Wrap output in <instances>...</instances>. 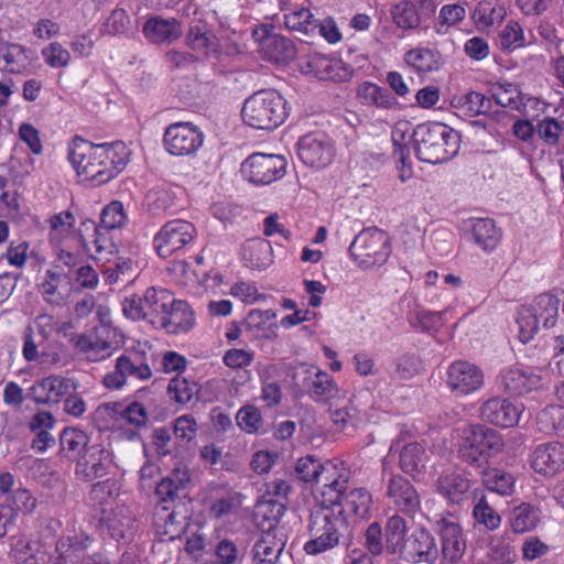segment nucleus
<instances>
[{
    "label": "nucleus",
    "instance_id": "obj_1",
    "mask_svg": "<svg viewBox=\"0 0 564 564\" xmlns=\"http://www.w3.org/2000/svg\"><path fill=\"white\" fill-rule=\"evenodd\" d=\"M122 142L95 144L75 137L68 147V160L83 182L100 186L115 178L127 164Z\"/></svg>",
    "mask_w": 564,
    "mask_h": 564
},
{
    "label": "nucleus",
    "instance_id": "obj_2",
    "mask_svg": "<svg viewBox=\"0 0 564 564\" xmlns=\"http://www.w3.org/2000/svg\"><path fill=\"white\" fill-rule=\"evenodd\" d=\"M295 473L304 482L322 484L319 491L322 503L336 501L350 479V469L344 462L338 459L322 462L312 455L297 459Z\"/></svg>",
    "mask_w": 564,
    "mask_h": 564
},
{
    "label": "nucleus",
    "instance_id": "obj_3",
    "mask_svg": "<svg viewBox=\"0 0 564 564\" xmlns=\"http://www.w3.org/2000/svg\"><path fill=\"white\" fill-rule=\"evenodd\" d=\"M340 511V508H330L328 502L319 501V507L311 514L310 540L303 546L307 555L317 556L333 551L344 542L348 522Z\"/></svg>",
    "mask_w": 564,
    "mask_h": 564
},
{
    "label": "nucleus",
    "instance_id": "obj_4",
    "mask_svg": "<svg viewBox=\"0 0 564 564\" xmlns=\"http://www.w3.org/2000/svg\"><path fill=\"white\" fill-rule=\"evenodd\" d=\"M412 140L417 159L430 164L447 162L459 151L458 132L441 122L419 124Z\"/></svg>",
    "mask_w": 564,
    "mask_h": 564
},
{
    "label": "nucleus",
    "instance_id": "obj_5",
    "mask_svg": "<svg viewBox=\"0 0 564 564\" xmlns=\"http://www.w3.org/2000/svg\"><path fill=\"white\" fill-rule=\"evenodd\" d=\"M289 116L288 102L274 89H262L249 96L241 109L243 122L259 130H273Z\"/></svg>",
    "mask_w": 564,
    "mask_h": 564
},
{
    "label": "nucleus",
    "instance_id": "obj_6",
    "mask_svg": "<svg viewBox=\"0 0 564 564\" xmlns=\"http://www.w3.org/2000/svg\"><path fill=\"white\" fill-rule=\"evenodd\" d=\"M500 434L487 426L475 424L460 431L459 455L469 463H480L503 449Z\"/></svg>",
    "mask_w": 564,
    "mask_h": 564
},
{
    "label": "nucleus",
    "instance_id": "obj_7",
    "mask_svg": "<svg viewBox=\"0 0 564 564\" xmlns=\"http://www.w3.org/2000/svg\"><path fill=\"white\" fill-rule=\"evenodd\" d=\"M349 252L361 267L381 265L391 252L389 238L383 230L378 228L364 229L350 243Z\"/></svg>",
    "mask_w": 564,
    "mask_h": 564
},
{
    "label": "nucleus",
    "instance_id": "obj_8",
    "mask_svg": "<svg viewBox=\"0 0 564 564\" xmlns=\"http://www.w3.org/2000/svg\"><path fill=\"white\" fill-rule=\"evenodd\" d=\"M271 24H260L252 30L262 57L274 64L286 65L296 56V47L289 37L273 32Z\"/></svg>",
    "mask_w": 564,
    "mask_h": 564
},
{
    "label": "nucleus",
    "instance_id": "obj_9",
    "mask_svg": "<svg viewBox=\"0 0 564 564\" xmlns=\"http://www.w3.org/2000/svg\"><path fill=\"white\" fill-rule=\"evenodd\" d=\"M286 161L282 155L253 153L241 164L242 175L256 185H268L282 178Z\"/></svg>",
    "mask_w": 564,
    "mask_h": 564
},
{
    "label": "nucleus",
    "instance_id": "obj_10",
    "mask_svg": "<svg viewBox=\"0 0 564 564\" xmlns=\"http://www.w3.org/2000/svg\"><path fill=\"white\" fill-rule=\"evenodd\" d=\"M194 225L183 219L166 223L154 236L153 246L161 258H169L193 241Z\"/></svg>",
    "mask_w": 564,
    "mask_h": 564
},
{
    "label": "nucleus",
    "instance_id": "obj_11",
    "mask_svg": "<svg viewBox=\"0 0 564 564\" xmlns=\"http://www.w3.org/2000/svg\"><path fill=\"white\" fill-rule=\"evenodd\" d=\"M145 408L138 402L128 406L121 404H105L97 409L95 419L99 430H111L129 423L133 426H142L147 422Z\"/></svg>",
    "mask_w": 564,
    "mask_h": 564
},
{
    "label": "nucleus",
    "instance_id": "obj_12",
    "mask_svg": "<svg viewBox=\"0 0 564 564\" xmlns=\"http://www.w3.org/2000/svg\"><path fill=\"white\" fill-rule=\"evenodd\" d=\"M203 132L191 122H175L164 132L163 143L172 155L194 154L203 144Z\"/></svg>",
    "mask_w": 564,
    "mask_h": 564
},
{
    "label": "nucleus",
    "instance_id": "obj_13",
    "mask_svg": "<svg viewBox=\"0 0 564 564\" xmlns=\"http://www.w3.org/2000/svg\"><path fill=\"white\" fill-rule=\"evenodd\" d=\"M297 155L307 166L323 169L335 156V147L329 137L315 132L303 135L297 141Z\"/></svg>",
    "mask_w": 564,
    "mask_h": 564
},
{
    "label": "nucleus",
    "instance_id": "obj_14",
    "mask_svg": "<svg viewBox=\"0 0 564 564\" xmlns=\"http://www.w3.org/2000/svg\"><path fill=\"white\" fill-rule=\"evenodd\" d=\"M524 411L522 402L509 398H491L480 410L481 417L496 426L508 429L516 426Z\"/></svg>",
    "mask_w": 564,
    "mask_h": 564
},
{
    "label": "nucleus",
    "instance_id": "obj_15",
    "mask_svg": "<svg viewBox=\"0 0 564 564\" xmlns=\"http://www.w3.org/2000/svg\"><path fill=\"white\" fill-rule=\"evenodd\" d=\"M44 301L53 306L63 305L72 293V276L61 264H52L39 284Z\"/></svg>",
    "mask_w": 564,
    "mask_h": 564
},
{
    "label": "nucleus",
    "instance_id": "obj_16",
    "mask_svg": "<svg viewBox=\"0 0 564 564\" xmlns=\"http://www.w3.org/2000/svg\"><path fill=\"white\" fill-rule=\"evenodd\" d=\"M94 542L85 531H73L62 535L56 544L55 552L51 556L52 564H83L84 553Z\"/></svg>",
    "mask_w": 564,
    "mask_h": 564
},
{
    "label": "nucleus",
    "instance_id": "obj_17",
    "mask_svg": "<svg viewBox=\"0 0 564 564\" xmlns=\"http://www.w3.org/2000/svg\"><path fill=\"white\" fill-rule=\"evenodd\" d=\"M443 564H458L466 552V540L459 523L451 516L438 520Z\"/></svg>",
    "mask_w": 564,
    "mask_h": 564
},
{
    "label": "nucleus",
    "instance_id": "obj_18",
    "mask_svg": "<svg viewBox=\"0 0 564 564\" xmlns=\"http://www.w3.org/2000/svg\"><path fill=\"white\" fill-rule=\"evenodd\" d=\"M401 557L413 563L435 564L440 552L434 536L423 528L414 530L406 539Z\"/></svg>",
    "mask_w": 564,
    "mask_h": 564
},
{
    "label": "nucleus",
    "instance_id": "obj_19",
    "mask_svg": "<svg viewBox=\"0 0 564 564\" xmlns=\"http://www.w3.org/2000/svg\"><path fill=\"white\" fill-rule=\"evenodd\" d=\"M112 465L113 454L111 451L100 446H91L79 457L76 465V475L82 480L93 481L106 476Z\"/></svg>",
    "mask_w": 564,
    "mask_h": 564
},
{
    "label": "nucleus",
    "instance_id": "obj_20",
    "mask_svg": "<svg viewBox=\"0 0 564 564\" xmlns=\"http://www.w3.org/2000/svg\"><path fill=\"white\" fill-rule=\"evenodd\" d=\"M532 469L542 476H554L564 470V445L550 442L538 445L531 454Z\"/></svg>",
    "mask_w": 564,
    "mask_h": 564
},
{
    "label": "nucleus",
    "instance_id": "obj_21",
    "mask_svg": "<svg viewBox=\"0 0 564 564\" xmlns=\"http://www.w3.org/2000/svg\"><path fill=\"white\" fill-rule=\"evenodd\" d=\"M330 508H340V514L356 519H367L370 517L372 508V496L366 488H352L348 490V482L343 491V495L333 503Z\"/></svg>",
    "mask_w": 564,
    "mask_h": 564
},
{
    "label": "nucleus",
    "instance_id": "obj_22",
    "mask_svg": "<svg viewBox=\"0 0 564 564\" xmlns=\"http://www.w3.org/2000/svg\"><path fill=\"white\" fill-rule=\"evenodd\" d=\"M9 555L19 564H44L46 551L39 539L20 533L10 536Z\"/></svg>",
    "mask_w": 564,
    "mask_h": 564
},
{
    "label": "nucleus",
    "instance_id": "obj_23",
    "mask_svg": "<svg viewBox=\"0 0 564 564\" xmlns=\"http://www.w3.org/2000/svg\"><path fill=\"white\" fill-rule=\"evenodd\" d=\"M158 323L169 334H181L191 330L195 324L194 313L185 301L175 300L172 296V304Z\"/></svg>",
    "mask_w": 564,
    "mask_h": 564
},
{
    "label": "nucleus",
    "instance_id": "obj_24",
    "mask_svg": "<svg viewBox=\"0 0 564 564\" xmlns=\"http://www.w3.org/2000/svg\"><path fill=\"white\" fill-rule=\"evenodd\" d=\"M285 503L282 500L262 497L254 511V521L261 533H275L278 530H285L280 525L285 512Z\"/></svg>",
    "mask_w": 564,
    "mask_h": 564
},
{
    "label": "nucleus",
    "instance_id": "obj_25",
    "mask_svg": "<svg viewBox=\"0 0 564 564\" xmlns=\"http://www.w3.org/2000/svg\"><path fill=\"white\" fill-rule=\"evenodd\" d=\"M151 375V369L147 364H138L128 356H121L117 359L115 370L105 376L104 383L106 388H121L127 384L128 377L145 380Z\"/></svg>",
    "mask_w": 564,
    "mask_h": 564
},
{
    "label": "nucleus",
    "instance_id": "obj_26",
    "mask_svg": "<svg viewBox=\"0 0 564 564\" xmlns=\"http://www.w3.org/2000/svg\"><path fill=\"white\" fill-rule=\"evenodd\" d=\"M288 541L286 530L260 533L253 545V564H274Z\"/></svg>",
    "mask_w": 564,
    "mask_h": 564
},
{
    "label": "nucleus",
    "instance_id": "obj_27",
    "mask_svg": "<svg viewBox=\"0 0 564 564\" xmlns=\"http://www.w3.org/2000/svg\"><path fill=\"white\" fill-rule=\"evenodd\" d=\"M471 480L463 471L442 474L436 482L437 492L451 503H462L468 497Z\"/></svg>",
    "mask_w": 564,
    "mask_h": 564
},
{
    "label": "nucleus",
    "instance_id": "obj_28",
    "mask_svg": "<svg viewBox=\"0 0 564 564\" xmlns=\"http://www.w3.org/2000/svg\"><path fill=\"white\" fill-rule=\"evenodd\" d=\"M388 496L402 512L414 513L420 509L421 499L417 491L408 479L401 476L391 477Z\"/></svg>",
    "mask_w": 564,
    "mask_h": 564
},
{
    "label": "nucleus",
    "instance_id": "obj_29",
    "mask_svg": "<svg viewBox=\"0 0 564 564\" xmlns=\"http://www.w3.org/2000/svg\"><path fill=\"white\" fill-rule=\"evenodd\" d=\"M144 36L154 44L172 43L182 36V26L178 20L152 17L143 24Z\"/></svg>",
    "mask_w": 564,
    "mask_h": 564
},
{
    "label": "nucleus",
    "instance_id": "obj_30",
    "mask_svg": "<svg viewBox=\"0 0 564 564\" xmlns=\"http://www.w3.org/2000/svg\"><path fill=\"white\" fill-rule=\"evenodd\" d=\"M427 460L426 449L420 442L410 441L400 446V468L413 478L421 476L425 471Z\"/></svg>",
    "mask_w": 564,
    "mask_h": 564
},
{
    "label": "nucleus",
    "instance_id": "obj_31",
    "mask_svg": "<svg viewBox=\"0 0 564 564\" xmlns=\"http://www.w3.org/2000/svg\"><path fill=\"white\" fill-rule=\"evenodd\" d=\"M449 388H480L484 384L482 370L468 361H454L447 371Z\"/></svg>",
    "mask_w": 564,
    "mask_h": 564
},
{
    "label": "nucleus",
    "instance_id": "obj_32",
    "mask_svg": "<svg viewBox=\"0 0 564 564\" xmlns=\"http://www.w3.org/2000/svg\"><path fill=\"white\" fill-rule=\"evenodd\" d=\"M247 267L263 270L273 262L272 247L265 239L248 240L241 250Z\"/></svg>",
    "mask_w": 564,
    "mask_h": 564
},
{
    "label": "nucleus",
    "instance_id": "obj_33",
    "mask_svg": "<svg viewBox=\"0 0 564 564\" xmlns=\"http://www.w3.org/2000/svg\"><path fill=\"white\" fill-rule=\"evenodd\" d=\"M139 297L144 307L145 319H149L152 324L158 323L162 313L166 312L172 304V294L165 289L149 288Z\"/></svg>",
    "mask_w": 564,
    "mask_h": 564
},
{
    "label": "nucleus",
    "instance_id": "obj_34",
    "mask_svg": "<svg viewBox=\"0 0 564 564\" xmlns=\"http://www.w3.org/2000/svg\"><path fill=\"white\" fill-rule=\"evenodd\" d=\"M85 229H93V239L90 243L94 247L93 258L97 261L111 262V257L117 253V246L115 245L110 230L102 226H97L93 220L83 223Z\"/></svg>",
    "mask_w": 564,
    "mask_h": 564
},
{
    "label": "nucleus",
    "instance_id": "obj_35",
    "mask_svg": "<svg viewBox=\"0 0 564 564\" xmlns=\"http://www.w3.org/2000/svg\"><path fill=\"white\" fill-rule=\"evenodd\" d=\"M284 25L291 32H296L303 36H312L316 34L318 20L307 8L285 9Z\"/></svg>",
    "mask_w": 564,
    "mask_h": 564
},
{
    "label": "nucleus",
    "instance_id": "obj_36",
    "mask_svg": "<svg viewBox=\"0 0 564 564\" xmlns=\"http://www.w3.org/2000/svg\"><path fill=\"white\" fill-rule=\"evenodd\" d=\"M556 398L560 404L544 408L538 415V424L541 431L564 437V390H556Z\"/></svg>",
    "mask_w": 564,
    "mask_h": 564
},
{
    "label": "nucleus",
    "instance_id": "obj_37",
    "mask_svg": "<svg viewBox=\"0 0 564 564\" xmlns=\"http://www.w3.org/2000/svg\"><path fill=\"white\" fill-rule=\"evenodd\" d=\"M405 62L419 72L438 70L444 64L443 56L437 50L417 47L405 54Z\"/></svg>",
    "mask_w": 564,
    "mask_h": 564
},
{
    "label": "nucleus",
    "instance_id": "obj_38",
    "mask_svg": "<svg viewBox=\"0 0 564 564\" xmlns=\"http://www.w3.org/2000/svg\"><path fill=\"white\" fill-rule=\"evenodd\" d=\"M386 547L391 554L401 556L405 549V534L408 531L405 520L399 514H394L387 520L386 523Z\"/></svg>",
    "mask_w": 564,
    "mask_h": 564
},
{
    "label": "nucleus",
    "instance_id": "obj_39",
    "mask_svg": "<svg viewBox=\"0 0 564 564\" xmlns=\"http://www.w3.org/2000/svg\"><path fill=\"white\" fill-rule=\"evenodd\" d=\"M473 237L480 248L491 251L498 246L501 232L492 219L479 218L473 224Z\"/></svg>",
    "mask_w": 564,
    "mask_h": 564
},
{
    "label": "nucleus",
    "instance_id": "obj_40",
    "mask_svg": "<svg viewBox=\"0 0 564 564\" xmlns=\"http://www.w3.org/2000/svg\"><path fill=\"white\" fill-rule=\"evenodd\" d=\"M507 15L503 3L498 0H482L478 2L474 11V20L480 26L487 28L500 24Z\"/></svg>",
    "mask_w": 564,
    "mask_h": 564
},
{
    "label": "nucleus",
    "instance_id": "obj_41",
    "mask_svg": "<svg viewBox=\"0 0 564 564\" xmlns=\"http://www.w3.org/2000/svg\"><path fill=\"white\" fill-rule=\"evenodd\" d=\"M536 313L539 321L543 322L545 328L555 326L558 317L560 300L550 293H543L535 297L534 304L530 306Z\"/></svg>",
    "mask_w": 564,
    "mask_h": 564
},
{
    "label": "nucleus",
    "instance_id": "obj_42",
    "mask_svg": "<svg viewBox=\"0 0 564 564\" xmlns=\"http://www.w3.org/2000/svg\"><path fill=\"white\" fill-rule=\"evenodd\" d=\"M87 434L76 427H66L59 435L61 452L68 458L77 457L88 445Z\"/></svg>",
    "mask_w": 564,
    "mask_h": 564
},
{
    "label": "nucleus",
    "instance_id": "obj_43",
    "mask_svg": "<svg viewBox=\"0 0 564 564\" xmlns=\"http://www.w3.org/2000/svg\"><path fill=\"white\" fill-rule=\"evenodd\" d=\"M357 95L365 104L377 107L391 108L395 104L394 97L388 89L369 82H365L358 87Z\"/></svg>",
    "mask_w": 564,
    "mask_h": 564
},
{
    "label": "nucleus",
    "instance_id": "obj_44",
    "mask_svg": "<svg viewBox=\"0 0 564 564\" xmlns=\"http://www.w3.org/2000/svg\"><path fill=\"white\" fill-rule=\"evenodd\" d=\"M484 482L490 491L501 496H510L513 494L516 479L510 473L491 468L485 473Z\"/></svg>",
    "mask_w": 564,
    "mask_h": 564
},
{
    "label": "nucleus",
    "instance_id": "obj_45",
    "mask_svg": "<svg viewBox=\"0 0 564 564\" xmlns=\"http://www.w3.org/2000/svg\"><path fill=\"white\" fill-rule=\"evenodd\" d=\"M539 521L536 510L528 505L522 503L516 507L510 514V527L516 533H524L535 528Z\"/></svg>",
    "mask_w": 564,
    "mask_h": 564
},
{
    "label": "nucleus",
    "instance_id": "obj_46",
    "mask_svg": "<svg viewBox=\"0 0 564 564\" xmlns=\"http://www.w3.org/2000/svg\"><path fill=\"white\" fill-rule=\"evenodd\" d=\"M393 22L403 30H414L421 24V17L415 4L403 0L395 4L391 11Z\"/></svg>",
    "mask_w": 564,
    "mask_h": 564
},
{
    "label": "nucleus",
    "instance_id": "obj_47",
    "mask_svg": "<svg viewBox=\"0 0 564 564\" xmlns=\"http://www.w3.org/2000/svg\"><path fill=\"white\" fill-rule=\"evenodd\" d=\"M275 316V312L272 310H251L245 319V324L250 330H268L270 334L264 336L271 338L276 336L278 325L273 323Z\"/></svg>",
    "mask_w": 564,
    "mask_h": 564
},
{
    "label": "nucleus",
    "instance_id": "obj_48",
    "mask_svg": "<svg viewBox=\"0 0 564 564\" xmlns=\"http://www.w3.org/2000/svg\"><path fill=\"white\" fill-rule=\"evenodd\" d=\"M491 95L497 105L507 108L518 109L521 105V91L512 83H495L491 86Z\"/></svg>",
    "mask_w": 564,
    "mask_h": 564
},
{
    "label": "nucleus",
    "instance_id": "obj_49",
    "mask_svg": "<svg viewBox=\"0 0 564 564\" xmlns=\"http://www.w3.org/2000/svg\"><path fill=\"white\" fill-rule=\"evenodd\" d=\"M489 564H513L516 552L507 539L502 536H492L487 553Z\"/></svg>",
    "mask_w": 564,
    "mask_h": 564
},
{
    "label": "nucleus",
    "instance_id": "obj_50",
    "mask_svg": "<svg viewBox=\"0 0 564 564\" xmlns=\"http://www.w3.org/2000/svg\"><path fill=\"white\" fill-rule=\"evenodd\" d=\"M185 358L177 352L169 351L164 355L162 359V370L165 373L176 372V376L170 380L166 388H181V382L185 386L184 388H189L187 378L183 377L182 380L180 378L181 371L185 369Z\"/></svg>",
    "mask_w": 564,
    "mask_h": 564
},
{
    "label": "nucleus",
    "instance_id": "obj_51",
    "mask_svg": "<svg viewBox=\"0 0 564 564\" xmlns=\"http://www.w3.org/2000/svg\"><path fill=\"white\" fill-rule=\"evenodd\" d=\"M519 339L527 344L539 330V317L530 306L522 307L518 313Z\"/></svg>",
    "mask_w": 564,
    "mask_h": 564
},
{
    "label": "nucleus",
    "instance_id": "obj_52",
    "mask_svg": "<svg viewBox=\"0 0 564 564\" xmlns=\"http://www.w3.org/2000/svg\"><path fill=\"white\" fill-rule=\"evenodd\" d=\"M6 506L14 511V518L19 512L32 513L36 508V498L26 488L19 487L8 496Z\"/></svg>",
    "mask_w": 564,
    "mask_h": 564
},
{
    "label": "nucleus",
    "instance_id": "obj_53",
    "mask_svg": "<svg viewBox=\"0 0 564 564\" xmlns=\"http://www.w3.org/2000/svg\"><path fill=\"white\" fill-rule=\"evenodd\" d=\"M335 62L327 58L326 56L314 54L308 56L307 61L303 65L305 74L313 75L319 79H333Z\"/></svg>",
    "mask_w": 564,
    "mask_h": 564
},
{
    "label": "nucleus",
    "instance_id": "obj_54",
    "mask_svg": "<svg viewBox=\"0 0 564 564\" xmlns=\"http://www.w3.org/2000/svg\"><path fill=\"white\" fill-rule=\"evenodd\" d=\"M119 495V488L116 481L107 479L95 484L90 490V499L101 507L102 512L106 511L105 507L112 505Z\"/></svg>",
    "mask_w": 564,
    "mask_h": 564
},
{
    "label": "nucleus",
    "instance_id": "obj_55",
    "mask_svg": "<svg viewBox=\"0 0 564 564\" xmlns=\"http://www.w3.org/2000/svg\"><path fill=\"white\" fill-rule=\"evenodd\" d=\"M126 221L127 215L123 204L119 200H112L102 208L99 226L113 230L121 228Z\"/></svg>",
    "mask_w": 564,
    "mask_h": 564
},
{
    "label": "nucleus",
    "instance_id": "obj_56",
    "mask_svg": "<svg viewBox=\"0 0 564 564\" xmlns=\"http://www.w3.org/2000/svg\"><path fill=\"white\" fill-rule=\"evenodd\" d=\"M2 58L6 69L10 73H21L28 61L26 48L17 43H6Z\"/></svg>",
    "mask_w": 564,
    "mask_h": 564
},
{
    "label": "nucleus",
    "instance_id": "obj_57",
    "mask_svg": "<svg viewBox=\"0 0 564 564\" xmlns=\"http://www.w3.org/2000/svg\"><path fill=\"white\" fill-rule=\"evenodd\" d=\"M240 507V499L236 492L226 491L219 496L209 508L210 514L217 519H223L235 513Z\"/></svg>",
    "mask_w": 564,
    "mask_h": 564
},
{
    "label": "nucleus",
    "instance_id": "obj_58",
    "mask_svg": "<svg viewBox=\"0 0 564 564\" xmlns=\"http://www.w3.org/2000/svg\"><path fill=\"white\" fill-rule=\"evenodd\" d=\"M505 388H525L535 386L538 377L520 367H513L501 373Z\"/></svg>",
    "mask_w": 564,
    "mask_h": 564
},
{
    "label": "nucleus",
    "instance_id": "obj_59",
    "mask_svg": "<svg viewBox=\"0 0 564 564\" xmlns=\"http://www.w3.org/2000/svg\"><path fill=\"white\" fill-rule=\"evenodd\" d=\"M237 424L246 433H256L259 431L262 422L258 409L252 405L241 408L236 415Z\"/></svg>",
    "mask_w": 564,
    "mask_h": 564
},
{
    "label": "nucleus",
    "instance_id": "obj_60",
    "mask_svg": "<svg viewBox=\"0 0 564 564\" xmlns=\"http://www.w3.org/2000/svg\"><path fill=\"white\" fill-rule=\"evenodd\" d=\"M475 520L484 524L489 530H495L500 525V516L488 505L485 498H481L473 511Z\"/></svg>",
    "mask_w": 564,
    "mask_h": 564
},
{
    "label": "nucleus",
    "instance_id": "obj_61",
    "mask_svg": "<svg viewBox=\"0 0 564 564\" xmlns=\"http://www.w3.org/2000/svg\"><path fill=\"white\" fill-rule=\"evenodd\" d=\"M463 107L470 115L486 116L491 109V99L478 91H469L463 98Z\"/></svg>",
    "mask_w": 564,
    "mask_h": 564
},
{
    "label": "nucleus",
    "instance_id": "obj_62",
    "mask_svg": "<svg viewBox=\"0 0 564 564\" xmlns=\"http://www.w3.org/2000/svg\"><path fill=\"white\" fill-rule=\"evenodd\" d=\"M214 34L200 25L191 26L186 36V44L195 51L208 50L214 45Z\"/></svg>",
    "mask_w": 564,
    "mask_h": 564
},
{
    "label": "nucleus",
    "instance_id": "obj_63",
    "mask_svg": "<svg viewBox=\"0 0 564 564\" xmlns=\"http://www.w3.org/2000/svg\"><path fill=\"white\" fill-rule=\"evenodd\" d=\"M129 28L130 18L127 11L123 9H115L104 24V32L109 35L126 34Z\"/></svg>",
    "mask_w": 564,
    "mask_h": 564
},
{
    "label": "nucleus",
    "instance_id": "obj_64",
    "mask_svg": "<svg viewBox=\"0 0 564 564\" xmlns=\"http://www.w3.org/2000/svg\"><path fill=\"white\" fill-rule=\"evenodd\" d=\"M563 126L554 118H545L536 124V133L547 145H556Z\"/></svg>",
    "mask_w": 564,
    "mask_h": 564
}]
</instances>
